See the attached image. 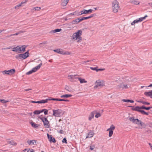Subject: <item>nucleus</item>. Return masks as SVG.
<instances>
[{
    "label": "nucleus",
    "mask_w": 152,
    "mask_h": 152,
    "mask_svg": "<svg viewBox=\"0 0 152 152\" xmlns=\"http://www.w3.org/2000/svg\"><path fill=\"white\" fill-rule=\"evenodd\" d=\"M82 31L81 30H79L76 32L74 33L72 36V40H77V42H80L82 39L81 37Z\"/></svg>",
    "instance_id": "obj_1"
},
{
    "label": "nucleus",
    "mask_w": 152,
    "mask_h": 152,
    "mask_svg": "<svg viewBox=\"0 0 152 152\" xmlns=\"http://www.w3.org/2000/svg\"><path fill=\"white\" fill-rule=\"evenodd\" d=\"M120 8L119 3L116 0L113 1L112 3V12L115 13H117Z\"/></svg>",
    "instance_id": "obj_2"
},
{
    "label": "nucleus",
    "mask_w": 152,
    "mask_h": 152,
    "mask_svg": "<svg viewBox=\"0 0 152 152\" xmlns=\"http://www.w3.org/2000/svg\"><path fill=\"white\" fill-rule=\"evenodd\" d=\"M29 56V50L24 53L20 54L18 56L16 55L15 58L17 59H25Z\"/></svg>",
    "instance_id": "obj_3"
},
{
    "label": "nucleus",
    "mask_w": 152,
    "mask_h": 152,
    "mask_svg": "<svg viewBox=\"0 0 152 152\" xmlns=\"http://www.w3.org/2000/svg\"><path fill=\"white\" fill-rule=\"evenodd\" d=\"M53 51L55 52H56L58 53H59L63 55H70V53L68 51H66L64 50L61 49H57L53 50Z\"/></svg>",
    "instance_id": "obj_4"
},
{
    "label": "nucleus",
    "mask_w": 152,
    "mask_h": 152,
    "mask_svg": "<svg viewBox=\"0 0 152 152\" xmlns=\"http://www.w3.org/2000/svg\"><path fill=\"white\" fill-rule=\"evenodd\" d=\"M39 118L43 122L45 128H48L50 127L49 122L46 118L42 117Z\"/></svg>",
    "instance_id": "obj_5"
},
{
    "label": "nucleus",
    "mask_w": 152,
    "mask_h": 152,
    "mask_svg": "<svg viewBox=\"0 0 152 152\" xmlns=\"http://www.w3.org/2000/svg\"><path fill=\"white\" fill-rule=\"evenodd\" d=\"M53 115L55 117H60L61 116L62 111L60 109H58L56 110H53Z\"/></svg>",
    "instance_id": "obj_6"
},
{
    "label": "nucleus",
    "mask_w": 152,
    "mask_h": 152,
    "mask_svg": "<svg viewBox=\"0 0 152 152\" xmlns=\"http://www.w3.org/2000/svg\"><path fill=\"white\" fill-rule=\"evenodd\" d=\"M129 120L134 124L142 126V122L137 119H135L133 117H131L129 118Z\"/></svg>",
    "instance_id": "obj_7"
},
{
    "label": "nucleus",
    "mask_w": 152,
    "mask_h": 152,
    "mask_svg": "<svg viewBox=\"0 0 152 152\" xmlns=\"http://www.w3.org/2000/svg\"><path fill=\"white\" fill-rule=\"evenodd\" d=\"M96 84L94 87V88L96 89L99 88L104 86V83L100 81L99 80H97L96 82Z\"/></svg>",
    "instance_id": "obj_8"
},
{
    "label": "nucleus",
    "mask_w": 152,
    "mask_h": 152,
    "mask_svg": "<svg viewBox=\"0 0 152 152\" xmlns=\"http://www.w3.org/2000/svg\"><path fill=\"white\" fill-rule=\"evenodd\" d=\"M130 107H133V108L137 109H139V110H141V109H145L146 110H149L151 109V107H146L144 106L143 105L141 107H139V106H136L135 108H134V106H129Z\"/></svg>",
    "instance_id": "obj_9"
},
{
    "label": "nucleus",
    "mask_w": 152,
    "mask_h": 152,
    "mask_svg": "<svg viewBox=\"0 0 152 152\" xmlns=\"http://www.w3.org/2000/svg\"><path fill=\"white\" fill-rule=\"evenodd\" d=\"M47 135L48 139L50 142H56L55 139L52 137V135H49L48 133L47 134Z\"/></svg>",
    "instance_id": "obj_10"
},
{
    "label": "nucleus",
    "mask_w": 152,
    "mask_h": 152,
    "mask_svg": "<svg viewBox=\"0 0 152 152\" xmlns=\"http://www.w3.org/2000/svg\"><path fill=\"white\" fill-rule=\"evenodd\" d=\"M97 112L96 111H94L90 113L88 116V119L89 121H91V119L94 117V114Z\"/></svg>",
    "instance_id": "obj_11"
},
{
    "label": "nucleus",
    "mask_w": 152,
    "mask_h": 152,
    "mask_svg": "<svg viewBox=\"0 0 152 152\" xmlns=\"http://www.w3.org/2000/svg\"><path fill=\"white\" fill-rule=\"evenodd\" d=\"M31 102L33 103H47L48 102V100L47 99H45V100H42L40 101H30Z\"/></svg>",
    "instance_id": "obj_12"
},
{
    "label": "nucleus",
    "mask_w": 152,
    "mask_h": 152,
    "mask_svg": "<svg viewBox=\"0 0 152 152\" xmlns=\"http://www.w3.org/2000/svg\"><path fill=\"white\" fill-rule=\"evenodd\" d=\"M38 61H41V63L40 64L38 65L37 66H36L35 67L33 68V69L34 70L35 72L37 71L40 68L41 66L42 65V62L41 60H38Z\"/></svg>",
    "instance_id": "obj_13"
},
{
    "label": "nucleus",
    "mask_w": 152,
    "mask_h": 152,
    "mask_svg": "<svg viewBox=\"0 0 152 152\" xmlns=\"http://www.w3.org/2000/svg\"><path fill=\"white\" fill-rule=\"evenodd\" d=\"M132 110L140 112L141 114H142L146 115H148V113L146 112L145 111L143 110L134 108H132Z\"/></svg>",
    "instance_id": "obj_14"
},
{
    "label": "nucleus",
    "mask_w": 152,
    "mask_h": 152,
    "mask_svg": "<svg viewBox=\"0 0 152 152\" xmlns=\"http://www.w3.org/2000/svg\"><path fill=\"white\" fill-rule=\"evenodd\" d=\"M118 86L120 88H122V89H124V88L127 89L128 88L127 85L124 84L123 83H122L121 84L118 85Z\"/></svg>",
    "instance_id": "obj_15"
},
{
    "label": "nucleus",
    "mask_w": 152,
    "mask_h": 152,
    "mask_svg": "<svg viewBox=\"0 0 152 152\" xmlns=\"http://www.w3.org/2000/svg\"><path fill=\"white\" fill-rule=\"evenodd\" d=\"M145 95L147 96H149L151 98H152V90L150 91H145L144 92Z\"/></svg>",
    "instance_id": "obj_16"
},
{
    "label": "nucleus",
    "mask_w": 152,
    "mask_h": 152,
    "mask_svg": "<svg viewBox=\"0 0 152 152\" xmlns=\"http://www.w3.org/2000/svg\"><path fill=\"white\" fill-rule=\"evenodd\" d=\"M94 134V133L93 131H91L88 134V135L86 136V138H91L93 136Z\"/></svg>",
    "instance_id": "obj_17"
},
{
    "label": "nucleus",
    "mask_w": 152,
    "mask_h": 152,
    "mask_svg": "<svg viewBox=\"0 0 152 152\" xmlns=\"http://www.w3.org/2000/svg\"><path fill=\"white\" fill-rule=\"evenodd\" d=\"M142 21V20L140 18H139L138 19H137L136 20H134L133 22H132L131 23V25H133L135 23H138L139 22H141Z\"/></svg>",
    "instance_id": "obj_18"
},
{
    "label": "nucleus",
    "mask_w": 152,
    "mask_h": 152,
    "mask_svg": "<svg viewBox=\"0 0 152 152\" xmlns=\"http://www.w3.org/2000/svg\"><path fill=\"white\" fill-rule=\"evenodd\" d=\"M65 89L66 90L69 91V92H72L73 91V89L72 87L69 86L67 85L65 86Z\"/></svg>",
    "instance_id": "obj_19"
},
{
    "label": "nucleus",
    "mask_w": 152,
    "mask_h": 152,
    "mask_svg": "<svg viewBox=\"0 0 152 152\" xmlns=\"http://www.w3.org/2000/svg\"><path fill=\"white\" fill-rule=\"evenodd\" d=\"M69 0H61V5L62 6H66Z\"/></svg>",
    "instance_id": "obj_20"
},
{
    "label": "nucleus",
    "mask_w": 152,
    "mask_h": 152,
    "mask_svg": "<svg viewBox=\"0 0 152 152\" xmlns=\"http://www.w3.org/2000/svg\"><path fill=\"white\" fill-rule=\"evenodd\" d=\"M93 10L92 9H89L88 10H86L84 9L83 10V13L84 14H86L88 13H91L92 12V11H93Z\"/></svg>",
    "instance_id": "obj_21"
},
{
    "label": "nucleus",
    "mask_w": 152,
    "mask_h": 152,
    "mask_svg": "<svg viewBox=\"0 0 152 152\" xmlns=\"http://www.w3.org/2000/svg\"><path fill=\"white\" fill-rule=\"evenodd\" d=\"M8 75H11L15 73V70L14 69H12L10 70H7Z\"/></svg>",
    "instance_id": "obj_22"
},
{
    "label": "nucleus",
    "mask_w": 152,
    "mask_h": 152,
    "mask_svg": "<svg viewBox=\"0 0 152 152\" xmlns=\"http://www.w3.org/2000/svg\"><path fill=\"white\" fill-rule=\"evenodd\" d=\"M30 124L33 127H34L36 129L38 128L39 126V125L38 124H36L33 122H31Z\"/></svg>",
    "instance_id": "obj_23"
},
{
    "label": "nucleus",
    "mask_w": 152,
    "mask_h": 152,
    "mask_svg": "<svg viewBox=\"0 0 152 152\" xmlns=\"http://www.w3.org/2000/svg\"><path fill=\"white\" fill-rule=\"evenodd\" d=\"M37 141L35 140H28L27 141V142L29 145H35Z\"/></svg>",
    "instance_id": "obj_24"
},
{
    "label": "nucleus",
    "mask_w": 152,
    "mask_h": 152,
    "mask_svg": "<svg viewBox=\"0 0 152 152\" xmlns=\"http://www.w3.org/2000/svg\"><path fill=\"white\" fill-rule=\"evenodd\" d=\"M61 30V29H57L51 31L50 33V34H54L56 32H59Z\"/></svg>",
    "instance_id": "obj_25"
},
{
    "label": "nucleus",
    "mask_w": 152,
    "mask_h": 152,
    "mask_svg": "<svg viewBox=\"0 0 152 152\" xmlns=\"http://www.w3.org/2000/svg\"><path fill=\"white\" fill-rule=\"evenodd\" d=\"M26 48V46L25 45L22 46V47H20V52H18V53H20V52L22 51L23 52H24L25 51V49Z\"/></svg>",
    "instance_id": "obj_26"
},
{
    "label": "nucleus",
    "mask_w": 152,
    "mask_h": 152,
    "mask_svg": "<svg viewBox=\"0 0 152 152\" xmlns=\"http://www.w3.org/2000/svg\"><path fill=\"white\" fill-rule=\"evenodd\" d=\"M78 79L80 81V83H86L87 81L85 80L84 79L82 78L81 77L78 78Z\"/></svg>",
    "instance_id": "obj_27"
},
{
    "label": "nucleus",
    "mask_w": 152,
    "mask_h": 152,
    "mask_svg": "<svg viewBox=\"0 0 152 152\" xmlns=\"http://www.w3.org/2000/svg\"><path fill=\"white\" fill-rule=\"evenodd\" d=\"M41 9V7H34L33 8L31 9V11L32 12H34V10H37V11H39Z\"/></svg>",
    "instance_id": "obj_28"
},
{
    "label": "nucleus",
    "mask_w": 152,
    "mask_h": 152,
    "mask_svg": "<svg viewBox=\"0 0 152 152\" xmlns=\"http://www.w3.org/2000/svg\"><path fill=\"white\" fill-rule=\"evenodd\" d=\"M130 2L134 5H137L140 4V2L135 0L130 1Z\"/></svg>",
    "instance_id": "obj_29"
},
{
    "label": "nucleus",
    "mask_w": 152,
    "mask_h": 152,
    "mask_svg": "<svg viewBox=\"0 0 152 152\" xmlns=\"http://www.w3.org/2000/svg\"><path fill=\"white\" fill-rule=\"evenodd\" d=\"M20 50V47L18 46L14 48L12 50V51L14 52H18V50L19 51Z\"/></svg>",
    "instance_id": "obj_30"
},
{
    "label": "nucleus",
    "mask_w": 152,
    "mask_h": 152,
    "mask_svg": "<svg viewBox=\"0 0 152 152\" xmlns=\"http://www.w3.org/2000/svg\"><path fill=\"white\" fill-rule=\"evenodd\" d=\"M77 76H78V75H69L68 76V79L70 80H71V79L73 80L74 79L75 77Z\"/></svg>",
    "instance_id": "obj_31"
},
{
    "label": "nucleus",
    "mask_w": 152,
    "mask_h": 152,
    "mask_svg": "<svg viewBox=\"0 0 152 152\" xmlns=\"http://www.w3.org/2000/svg\"><path fill=\"white\" fill-rule=\"evenodd\" d=\"M79 22V19L77 18L75 20H73L72 22V23L73 24H76Z\"/></svg>",
    "instance_id": "obj_32"
},
{
    "label": "nucleus",
    "mask_w": 152,
    "mask_h": 152,
    "mask_svg": "<svg viewBox=\"0 0 152 152\" xmlns=\"http://www.w3.org/2000/svg\"><path fill=\"white\" fill-rule=\"evenodd\" d=\"M122 101L124 102H131V103H133L134 102V101L132 100H130V99H122Z\"/></svg>",
    "instance_id": "obj_33"
},
{
    "label": "nucleus",
    "mask_w": 152,
    "mask_h": 152,
    "mask_svg": "<svg viewBox=\"0 0 152 152\" xmlns=\"http://www.w3.org/2000/svg\"><path fill=\"white\" fill-rule=\"evenodd\" d=\"M72 96L71 94H65L61 96V98H68Z\"/></svg>",
    "instance_id": "obj_34"
},
{
    "label": "nucleus",
    "mask_w": 152,
    "mask_h": 152,
    "mask_svg": "<svg viewBox=\"0 0 152 152\" xmlns=\"http://www.w3.org/2000/svg\"><path fill=\"white\" fill-rule=\"evenodd\" d=\"M115 129V126L113 124L111 125L110 127L107 129V130H112L113 131Z\"/></svg>",
    "instance_id": "obj_35"
},
{
    "label": "nucleus",
    "mask_w": 152,
    "mask_h": 152,
    "mask_svg": "<svg viewBox=\"0 0 152 152\" xmlns=\"http://www.w3.org/2000/svg\"><path fill=\"white\" fill-rule=\"evenodd\" d=\"M137 102H140L144 104L145 105H149L150 104V103L149 102H147L144 101H137Z\"/></svg>",
    "instance_id": "obj_36"
},
{
    "label": "nucleus",
    "mask_w": 152,
    "mask_h": 152,
    "mask_svg": "<svg viewBox=\"0 0 152 152\" xmlns=\"http://www.w3.org/2000/svg\"><path fill=\"white\" fill-rule=\"evenodd\" d=\"M76 15L77 16H79V15H81L83 14V10H82L80 12H78L77 11H76Z\"/></svg>",
    "instance_id": "obj_37"
},
{
    "label": "nucleus",
    "mask_w": 152,
    "mask_h": 152,
    "mask_svg": "<svg viewBox=\"0 0 152 152\" xmlns=\"http://www.w3.org/2000/svg\"><path fill=\"white\" fill-rule=\"evenodd\" d=\"M107 131H109V136L110 137H111L113 134V131L112 130H107Z\"/></svg>",
    "instance_id": "obj_38"
},
{
    "label": "nucleus",
    "mask_w": 152,
    "mask_h": 152,
    "mask_svg": "<svg viewBox=\"0 0 152 152\" xmlns=\"http://www.w3.org/2000/svg\"><path fill=\"white\" fill-rule=\"evenodd\" d=\"M47 99L48 101L49 100H54V101H59V99L57 98H52V99Z\"/></svg>",
    "instance_id": "obj_39"
},
{
    "label": "nucleus",
    "mask_w": 152,
    "mask_h": 152,
    "mask_svg": "<svg viewBox=\"0 0 152 152\" xmlns=\"http://www.w3.org/2000/svg\"><path fill=\"white\" fill-rule=\"evenodd\" d=\"M35 72L33 69H32L31 70L29 71L26 73V74L27 75H30L33 72Z\"/></svg>",
    "instance_id": "obj_40"
},
{
    "label": "nucleus",
    "mask_w": 152,
    "mask_h": 152,
    "mask_svg": "<svg viewBox=\"0 0 152 152\" xmlns=\"http://www.w3.org/2000/svg\"><path fill=\"white\" fill-rule=\"evenodd\" d=\"M10 144L11 145L15 146L16 145L17 143L13 142L12 141H10Z\"/></svg>",
    "instance_id": "obj_41"
},
{
    "label": "nucleus",
    "mask_w": 152,
    "mask_h": 152,
    "mask_svg": "<svg viewBox=\"0 0 152 152\" xmlns=\"http://www.w3.org/2000/svg\"><path fill=\"white\" fill-rule=\"evenodd\" d=\"M96 115H95V117L96 118H98L101 116V114L99 113H96Z\"/></svg>",
    "instance_id": "obj_42"
},
{
    "label": "nucleus",
    "mask_w": 152,
    "mask_h": 152,
    "mask_svg": "<svg viewBox=\"0 0 152 152\" xmlns=\"http://www.w3.org/2000/svg\"><path fill=\"white\" fill-rule=\"evenodd\" d=\"M34 114L38 115L40 113V110H36L34 112Z\"/></svg>",
    "instance_id": "obj_43"
},
{
    "label": "nucleus",
    "mask_w": 152,
    "mask_h": 152,
    "mask_svg": "<svg viewBox=\"0 0 152 152\" xmlns=\"http://www.w3.org/2000/svg\"><path fill=\"white\" fill-rule=\"evenodd\" d=\"M76 11L75 12H74L71 13L68 15V16L69 17L71 16V15H76Z\"/></svg>",
    "instance_id": "obj_44"
},
{
    "label": "nucleus",
    "mask_w": 152,
    "mask_h": 152,
    "mask_svg": "<svg viewBox=\"0 0 152 152\" xmlns=\"http://www.w3.org/2000/svg\"><path fill=\"white\" fill-rule=\"evenodd\" d=\"M28 0H25L24 1H23L20 3V4L22 6V4H26L28 1Z\"/></svg>",
    "instance_id": "obj_45"
},
{
    "label": "nucleus",
    "mask_w": 152,
    "mask_h": 152,
    "mask_svg": "<svg viewBox=\"0 0 152 152\" xmlns=\"http://www.w3.org/2000/svg\"><path fill=\"white\" fill-rule=\"evenodd\" d=\"M22 6L20 4H19L18 5H16L15 7V9H18V7L21 6Z\"/></svg>",
    "instance_id": "obj_46"
},
{
    "label": "nucleus",
    "mask_w": 152,
    "mask_h": 152,
    "mask_svg": "<svg viewBox=\"0 0 152 152\" xmlns=\"http://www.w3.org/2000/svg\"><path fill=\"white\" fill-rule=\"evenodd\" d=\"M0 101H1V102L3 103H5L8 102V101L5 100L4 99L0 100Z\"/></svg>",
    "instance_id": "obj_47"
},
{
    "label": "nucleus",
    "mask_w": 152,
    "mask_h": 152,
    "mask_svg": "<svg viewBox=\"0 0 152 152\" xmlns=\"http://www.w3.org/2000/svg\"><path fill=\"white\" fill-rule=\"evenodd\" d=\"M95 15H96L94 14H92L90 16L88 17V19L90 18H92L93 17H94V16H95Z\"/></svg>",
    "instance_id": "obj_48"
},
{
    "label": "nucleus",
    "mask_w": 152,
    "mask_h": 152,
    "mask_svg": "<svg viewBox=\"0 0 152 152\" xmlns=\"http://www.w3.org/2000/svg\"><path fill=\"white\" fill-rule=\"evenodd\" d=\"M90 68L91 70L96 71L97 72V69L96 68V67H90Z\"/></svg>",
    "instance_id": "obj_49"
},
{
    "label": "nucleus",
    "mask_w": 152,
    "mask_h": 152,
    "mask_svg": "<svg viewBox=\"0 0 152 152\" xmlns=\"http://www.w3.org/2000/svg\"><path fill=\"white\" fill-rule=\"evenodd\" d=\"M94 148H95V146L94 145H90V149L91 150H93Z\"/></svg>",
    "instance_id": "obj_50"
},
{
    "label": "nucleus",
    "mask_w": 152,
    "mask_h": 152,
    "mask_svg": "<svg viewBox=\"0 0 152 152\" xmlns=\"http://www.w3.org/2000/svg\"><path fill=\"white\" fill-rule=\"evenodd\" d=\"M62 141V142L63 143L64 142L66 144L67 143V140H66V138H64L63 139V140Z\"/></svg>",
    "instance_id": "obj_51"
},
{
    "label": "nucleus",
    "mask_w": 152,
    "mask_h": 152,
    "mask_svg": "<svg viewBox=\"0 0 152 152\" xmlns=\"http://www.w3.org/2000/svg\"><path fill=\"white\" fill-rule=\"evenodd\" d=\"M7 70H4L2 72V73L4 75L7 74L8 75Z\"/></svg>",
    "instance_id": "obj_52"
},
{
    "label": "nucleus",
    "mask_w": 152,
    "mask_h": 152,
    "mask_svg": "<svg viewBox=\"0 0 152 152\" xmlns=\"http://www.w3.org/2000/svg\"><path fill=\"white\" fill-rule=\"evenodd\" d=\"M47 44V42H43L40 43L39 45H45Z\"/></svg>",
    "instance_id": "obj_53"
},
{
    "label": "nucleus",
    "mask_w": 152,
    "mask_h": 152,
    "mask_svg": "<svg viewBox=\"0 0 152 152\" xmlns=\"http://www.w3.org/2000/svg\"><path fill=\"white\" fill-rule=\"evenodd\" d=\"M9 113V112L7 110H4L3 111V113L4 114H8Z\"/></svg>",
    "instance_id": "obj_54"
},
{
    "label": "nucleus",
    "mask_w": 152,
    "mask_h": 152,
    "mask_svg": "<svg viewBox=\"0 0 152 152\" xmlns=\"http://www.w3.org/2000/svg\"><path fill=\"white\" fill-rule=\"evenodd\" d=\"M48 110L45 109L44 111V113L45 115H47L48 113Z\"/></svg>",
    "instance_id": "obj_55"
},
{
    "label": "nucleus",
    "mask_w": 152,
    "mask_h": 152,
    "mask_svg": "<svg viewBox=\"0 0 152 152\" xmlns=\"http://www.w3.org/2000/svg\"><path fill=\"white\" fill-rule=\"evenodd\" d=\"M147 17V15H146L144 17L140 18L141 19V20H142V21L144 19H145Z\"/></svg>",
    "instance_id": "obj_56"
},
{
    "label": "nucleus",
    "mask_w": 152,
    "mask_h": 152,
    "mask_svg": "<svg viewBox=\"0 0 152 152\" xmlns=\"http://www.w3.org/2000/svg\"><path fill=\"white\" fill-rule=\"evenodd\" d=\"M60 101H63L64 102H68L69 100L67 99H59Z\"/></svg>",
    "instance_id": "obj_57"
},
{
    "label": "nucleus",
    "mask_w": 152,
    "mask_h": 152,
    "mask_svg": "<svg viewBox=\"0 0 152 152\" xmlns=\"http://www.w3.org/2000/svg\"><path fill=\"white\" fill-rule=\"evenodd\" d=\"M78 18L79 19V22L84 20L83 17H82L81 18Z\"/></svg>",
    "instance_id": "obj_58"
},
{
    "label": "nucleus",
    "mask_w": 152,
    "mask_h": 152,
    "mask_svg": "<svg viewBox=\"0 0 152 152\" xmlns=\"http://www.w3.org/2000/svg\"><path fill=\"white\" fill-rule=\"evenodd\" d=\"M104 69H97V72L99 71H102Z\"/></svg>",
    "instance_id": "obj_59"
},
{
    "label": "nucleus",
    "mask_w": 152,
    "mask_h": 152,
    "mask_svg": "<svg viewBox=\"0 0 152 152\" xmlns=\"http://www.w3.org/2000/svg\"><path fill=\"white\" fill-rule=\"evenodd\" d=\"M19 34H20L19 33V32H18L16 33L15 34H12V36H15V35H18Z\"/></svg>",
    "instance_id": "obj_60"
},
{
    "label": "nucleus",
    "mask_w": 152,
    "mask_h": 152,
    "mask_svg": "<svg viewBox=\"0 0 152 152\" xmlns=\"http://www.w3.org/2000/svg\"><path fill=\"white\" fill-rule=\"evenodd\" d=\"M12 36V34H11L10 35L6 36V38H9L10 37Z\"/></svg>",
    "instance_id": "obj_61"
},
{
    "label": "nucleus",
    "mask_w": 152,
    "mask_h": 152,
    "mask_svg": "<svg viewBox=\"0 0 152 152\" xmlns=\"http://www.w3.org/2000/svg\"><path fill=\"white\" fill-rule=\"evenodd\" d=\"M11 48V47H7V48H3V50H7V49H10Z\"/></svg>",
    "instance_id": "obj_62"
},
{
    "label": "nucleus",
    "mask_w": 152,
    "mask_h": 152,
    "mask_svg": "<svg viewBox=\"0 0 152 152\" xmlns=\"http://www.w3.org/2000/svg\"><path fill=\"white\" fill-rule=\"evenodd\" d=\"M59 133L60 134H62L64 133V132L62 130H61L59 131Z\"/></svg>",
    "instance_id": "obj_63"
},
{
    "label": "nucleus",
    "mask_w": 152,
    "mask_h": 152,
    "mask_svg": "<svg viewBox=\"0 0 152 152\" xmlns=\"http://www.w3.org/2000/svg\"><path fill=\"white\" fill-rule=\"evenodd\" d=\"M25 32V31H18L20 34L24 33Z\"/></svg>",
    "instance_id": "obj_64"
}]
</instances>
